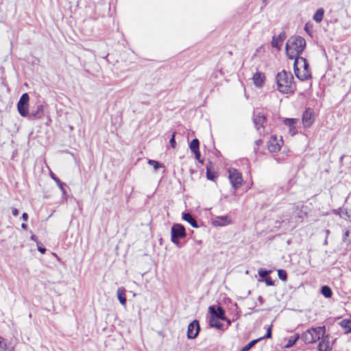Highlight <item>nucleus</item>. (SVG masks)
Instances as JSON below:
<instances>
[{
	"label": "nucleus",
	"instance_id": "ddd939ff",
	"mask_svg": "<svg viewBox=\"0 0 351 351\" xmlns=\"http://www.w3.org/2000/svg\"><path fill=\"white\" fill-rule=\"evenodd\" d=\"M294 73L295 76L300 80L304 81L311 77V73L310 70L302 69L300 70V67H293Z\"/></svg>",
	"mask_w": 351,
	"mask_h": 351
},
{
	"label": "nucleus",
	"instance_id": "f704fd0d",
	"mask_svg": "<svg viewBox=\"0 0 351 351\" xmlns=\"http://www.w3.org/2000/svg\"><path fill=\"white\" fill-rule=\"evenodd\" d=\"M148 163L151 165H152L154 168L155 170H157L160 167H162V165L156 161V160H148Z\"/></svg>",
	"mask_w": 351,
	"mask_h": 351
},
{
	"label": "nucleus",
	"instance_id": "ea45409f",
	"mask_svg": "<svg viewBox=\"0 0 351 351\" xmlns=\"http://www.w3.org/2000/svg\"><path fill=\"white\" fill-rule=\"evenodd\" d=\"M350 236V231L349 230H346L343 233V241H347L348 240V237Z\"/></svg>",
	"mask_w": 351,
	"mask_h": 351
},
{
	"label": "nucleus",
	"instance_id": "5701e85b",
	"mask_svg": "<svg viewBox=\"0 0 351 351\" xmlns=\"http://www.w3.org/2000/svg\"><path fill=\"white\" fill-rule=\"evenodd\" d=\"M50 176L56 182L57 185L62 191V193H65L66 191L64 189V186H66V184L64 182H61L60 180L58 177H56V176L52 171L50 172Z\"/></svg>",
	"mask_w": 351,
	"mask_h": 351
},
{
	"label": "nucleus",
	"instance_id": "72a5a7b5",
	"mask_svg": "<svg viewBox=\"0 0 351 351\" xmlns=\"http://www.w3.org/2000/svg\"><path fill=\"white\" fill-rule=\"evenodd\" d=\"M278 278L282 281H286L287 280V274L285 269H278Z\"/></svg>",
	"mask_w": 351,
	"mask_h": 351
},
{
	"label": "nucleus",
	"instance_id": "c85d7f7f",
	"mask_svg": "<svg viewBox=\"0 0 351 351\" xmlns=\"http://www.w3.org/2000/svg\"><path fill=\"white\" fill-rule=\"evenodd\" d=\"M199 142L197 138L193 139L189 145L190 149L191 150L192 152L199 150Z\"/></svg>",
	"mask_w": 351,
	"mask_h": 351
},
{
	"label": "nucleus",
	"instance_id": "473e14b6",
	"mask_svg": "<svg viewBox=\"0 0 351 351\" xmlns=\"http://www.w3.org/2000/svg\"><path fill=\"white\" fill-rule=\"evenodd\" d=\"M297 121L298 120L296 119L287 118L283 121V123L285 125H288L289 128H291L294 126Z\"/></svg>",
	"mask_w": 351,
	"mask_h": 351
},
{
	"label": "nucleus",
	"instance_id": "f03ea898",
	"mask_svg": "<svg viewBox=\"0 0 351 351\" xmlns=\"http://www.w3.org/2000/svg\"><path fill=\"white\" fill-rule=\"evenodd\" d=\"M306 40L304 38L299 36H291L287 41L285 50L287 58L290 60H295L300 58L306 47Z\"/></svg>",
	"mask_w": 351,
	"mask_h": 351
},
{
	"label": "nucleus",
	"instance_id": "a19ab883",
	"mask_svg": "<svg viewBox=\"0 0 351 351\" xmlns=\"http://www.w3.org/2000/svg\"><path fill=\"white\" fill-rule=\"evenodd\" d=\"M289 132L291 134V135H294L297 132V130L295 126L289 128Z\"/></svg>",
	"mask_w": 351,
	"mask_h": 351
},
{
	"label": "nucleus",
	"instance_id": "9b49d317",
	"mask_svg": "<svg viewBox=\"0 0 351 351\" xmlns=\"http://www.w3.org/2000/svg\"><path fill=\"white\" fill-rule=\"evenodd\" d=\"M314 122V112L311 108H307L302 115V123L306 128H309Z\"/></svg>",
	"mask_w": 351,
	"mask_h": 351
},
{
	"label": "nucleus",
	"instance_id": "2f4dec72",
	"mask_svg": "<svg viewBox=\"0 0 351 351\" xmlns=\"http://www.w3.org/2000/svg\"><path fill=\"white\" fill-rule=\"evenodd\" d=\"M271 272V270H266V269H259L258 271V274L259 275V276L262 278V280L263 281V280L265 278H266L269 274Z\"/></svg>",
	"mask_w": 351,
	"mask_h": 351
},
{
	"label": "nucleus",
	"instance_id": "3c124183",
	"mask_svg": "<svg viewBox=\"0 0 351 351\" xmlns=\"http://www.w3.org/2000/svg\"><path fill=\"white\" fill-rule=\"evenodd\" d=\"M324 243L325 244H327V237L326 238L325 241H324Z\"/></svg>",
	"mask_w": 351,
	"mask_h": 351
},
{
	"label": "nucleus",
	"instance_id": "20e7f679",
	"mask_svg": "<svg viewBox=\"0 0 351 351\" xmlns=\"http://www.w3.org/2000/svg\"><path fill=\"white\" fill-rule=\"evenodd\" d=\"M325 334V327L311 328L304 332L301 337L305 343H313L319 340Z\"/></svg>",
	"mask_w": 351,
	"mask_h": 351
},
{
	"label": "nucleus",
	"instance_id": "1a4fd4ad",
	"mask_svg": "<svg viewBox=\"0 0 351 351\" xmlns=\"http://www.w3.org/2000/svg\"><path fill=\"white\" fill-rule=\"evenodd\" d=\"M200 330L199 324L197 319L191 322L187 328V337L193 339L197 337Z\"/></svg>",
	"mask_w": 351,
	"mask_h": 351
},
{
	"label": "nucleus",
	"instance_id": "c03bdc74",
	"mask_svg": "<svg viewBox=\"0 0 351 351\" xmlns=\"http://www.w3.org/2000/svg\"><path fill=\"white\" fill-rule=\"evenodd\" d=\"M38 250L42 253V254H45V252H46V249L45 247H38Z\"/></svg>",
	"mask_w": 351,
	"mask_h": 351
},
{
	"label": "nucleus",
	"instance_id": "e433bc0d",
	"mask_svg": "<svg viewBox=\"0 0 351 351\" xmlns=\"http://www.w3.org/2000/svg\"><path fill=\"white\" fill-rule=\"evenodd\" d=\"M175 132L172 134L171 138L169 140V143L172 148H175L176 145V140H175Z\"/></svg>",
	"mask_w": 351,
	"mask_h": 351
},
{
	"label": "nucleus",
	"instance_id": "7c9ffc66",
	"mask_svg": "<svg viewBox=\"0 0 351 351\" xmlns=\"http://www.w3.org/2000/svg\"><path fill=\"white\" fill-rule=\"evenodd\" d=\"M206 178L209 180L214 181L216 178L215 172L212 171L208 165L206 166Z\"/></svg>",
	"mask_w": 351,
	"mask_h": 351
},
{
	"label": "nucleus",
	"instance_id": "4468645a",
	"mask_svg": "<svg viewBox=\"0 0 351 351\" xmlns=\"http://www.w3.org/2000/svg\"><path fill=\"white\" fill-rule=\"evenodd\" d=\"M252 80L254 84L258 87L261 88L263 86L265 81V75L263 72L257 71L256 72L253 77Z\"/></svg>",
	"mask_w": 351,
	"mask_h": 351
},
{
	"label": "nucleus",
	"instance_id": "09e8293b",
	"mask_svg": "<svg viewBox=\"0 0 351 351\" xmlns=\"http://www.w3.org/2000/svg\"><path fill=\"white\" fill-rule=\"evenodd\" d=\"M326 237L328 236V234H330V230H326Z\"/></svg>",
	"mask_w": 351,
	"mask_h": 351
},
{
	"label": "nucleus",
	"instance_id": "a18cd8bd",
	"mask_svg": "<svg viewBox=\"0 0 351 351\" xmlns=\"http://www.w3.org/2000/svg\"><path fill=\"white\" fill-rule=\"evenodd\" d=\"M258 302H259L261 304H263V302H264V299L263 298V297H262V296H258Z\"/></svg>",
	"mask_w": 351,
	"mask_h": 351
},
{
	"label": "nucleus",
	"instance_id": "bb28decb",
	"mask_svg": "<svg viewBox=\"0 0 351 351\" xmlns=\"http://www.w3.org/2000/svg\"><path fill=\"white\" fill-rule=\"evenodd\" d=\"M321 293L326 298H331L332 295V289L328 285H324L322 287Z\"/></svg>",
	"mask_w": 351,
	"mask_h": 351
},
{
	"label": "nucleus",
	"instance_id": "b1692460",
	"mask_svg": "<svg viewBox=\"0 0 351 351\" xmlns=\"http://www.w3.org/2000/svg\"><path fill=\"white\" fill-rule=\"evenodd\" d=\"M340 326L346 330L345 333H351V320L348 319H343L340 322Z\"/></svg>",
	"mask_w": 351,
	"mask_h": 351
},
{
	"label": "nucleus",
	"instance_id": "de8ad7c7",
	"mask_svg": "<svg viewBox=\"0 0 351 351\" xmlns=\"http://www.w3.org/2000/svg\"><path fill=\"white\" fill-rule=\"evenodd\" d=\"M31 239L33 240V241H36V237L35 235H32L31 236Z\"/></svg>",
	"mask_w": 351,
	"mask_h": 351
},
{
	"label": "nucleus",
	"instance_id": "aec40b11",
	"mask_svg": "<svg viewBox=\"0 0 351 351\" xmlns=\"http://www.w3.org/2000/svg\"><path fill=\"white\" fill-rule=\"evenodd\" d=\"M332 349V346L328 338L324 337L318 344V350L319 351H329Z\"/></svg>",
	"mask_w": 351,
	"mask_h": 351
},
{
	"label": "nucleus",
	"instance_id": "f3484780",
	"mask_svg": "<svg viewBox=\"0 0 351 351\" xmlns=\"http://www.w3.org/2000/svg\"><path fill=\"white\" fill-rule=\"evenodd\" d=\"M286 38V34L284 32H281L277 37L273 36L271 45L278 49L282 47V41Z\"/></svg>",
	"mask_w": 351,
	"mask_h": 351
},
{
	"label": "nucleus",
	"instance_id": "58836bf2",
	"mask_svg": "<svg viewBox=\"0 0 351 351\" xmlns=\"http://www.w3.org/2000/svg\"><path fill=\"white\" fill-rule=\"evenodd\" d=\"M195 154V158L200 162L203 163V160L200 159V152L199 150L195 151L193 152Z\"/></svg>",
	"mask_w": 351,
	"mask_h": 351
},
{
	"label": "nucleus",
	"instance_id": "603ef678",
	"mask_svg": "<svg viewBox=\"0 0 351 351\" xmlns=\"http://www.w3.org/2000/svg\"><path fill=\"white\" fill-rule=\"evenodd\" d=\"M267 0H263V2H266Z\"/></svg>",
	"mask_w": 351,
	"mask_h": 351
},
{
	"label": "nucleus",
	"instance_id": "2eb2a0df",
	"mask_svg": "<svg viewBox=\"0 0 351 351\" xmlns=\"http://www.w3.org/2000/svg\"><path fill=\"white\" fill-rule=\"evenodd\" d=\"M44 114V106L42 104H39L36 107V110L34 111H32L28 114V119L29 120H35L40 119Z\"/></svg>",
	"mask_w": 351,
	"mask_h": 351
},
{
	"label": "nucleus",
	"instance_id": "4c0bfd02",
	"mask_svg": "<svg viewBox=\"0 0 351 351\" xmlns=\"http://www.w3.org/2000/svg\"><path fill=\"white\" fill-rule=\"evenodd\" d=\"M263 281L265 282V284L267 286H273L274 285V282H273L272 279L271 278V277H269V276L266 278H265L263 280Z\"/></svg>",
	"mask_w": 351,
	"mask_h": 351
},
{
	"label": "nucleus",
	"instance_id": "37998d69",
	"mask_svg": "<svg viewBox=\"0 0 351 351\" xmlns=\"http://www.w3.org/2000/svg\"><path fill=\"white\" fill-rule=\"evenodd\" d=\"M22 219L23 221H27L28 219V215L26 213H23L22 215Z\"/></svg>",
	"mask_w": 351,
	"mask_h": 351
},
{
	"label": "nucleus",
	"instance_id": "4be33fe9",
	"mask_svg": "<svg viewBox=\"0 0 351 351\" xmlns=\"http://www.w3.org/2000/svg\"><path fill=\"white\" fill-rule=\"evenodd\" d=\"M13 349V347L5 339L0 337V351H12Z\"/></svg>",
	"mask_w": 351,
	"mask_h": 351
},
{
	"label": "nucleus",
	"instance_id": "c9c22d12",
	"mask_svg": "<svg viewBox=\"0 0 351 351\" xmlns=\"http://www.w3.org/2000/svg\"><path fill=\"white\" fill-rule=\"evenodd\" d=\"M271 331H272V325H270L267 329L266 335L264 337H261L262 339H265V338H271Z\"/></svg>",
	"mask_w": 351,
	"mask_h": 351
},
{
	"label": "nucleus",
	"instance_id": "393cba45",
	"mask_svg": "<svg viewBox=\"0 0 351 351\" xmlns=\"http://www.w3.org/2000/svg\"><path fill=\"white\" fill-rule=\"evenodd\" d=\"M209 324L211 327L216 328L219 330H222L223 327V324L219 322L218 319H215V317L210 318Z\"/></svg>",
	"mask_w": 351,
	"mask_h": 351
},
{
	"label": "nucleus",
	"instance_id": "a211bd4d",
	"mask_svg": "<svg viewBox=\"0 0 351 351\" xmlns=\"http://www.w3.org/2000/svg\"><path fill=\"white\" fill-rule=\"evenodd\" d=\"M298 66L305 70H310L308 63L306 58L303 57L295 58L294 60L293 67Z\"/></svg>",
	"mask_w": 351,
	"mask_h": 351
},
{
	"label": "nucleus",
	"instance_id": "8fccbe9b",
	"mask_svg": "<svg viewBox=\"0 0 351 351\" xmlns=\"http://www.w3.org/2000/svg\"><path fill=\"white\" fill-rule=\"evenodd\" d=\"M261 142H262L261 140H258V141H256V143L257 145H259V143H261Z\"/></svg>",
	"mask_w": 351,
	"mask_h": 351
},
{
	"label": "nucleus",
	"instance_id": "412c9836",
	"mask_svg": "<svg viewBox=\"0 0 351 351\" xmlns=\"http://www.w3.org/2000/svg\"><path fill=\"white\" fill-rule=\"evenodd\" d=\"M126 290L124 287H119L117 291V295L119 302L123 305L125 306L126 304V296H125Z\"/></svg>",
	"mask_w": 351,
	"mask_h": 351
},
{
	"label": "nucleus",
	"instance_id": "6ab92c4d",
	"mask_svg": "<svg viewBox=\"0 0 351 351\" xmlns=\"http://www.w3.org/2000/svg\"><path fill=\"white\" fill-rule=\"evenodd\" d=\"M182 218L185 221L188 222L192 227L197 228L199 227L197 221L192 216V215L189 213H183L182 215Z\"/></svg>",
	"mask_w": 351,
	"mask_h": 351
},
{
	"label": "nucleus",
	"instance_id": "f257e3e1",
	"mask_svg": "<svg viewBox=\"0 0 351 351\" xmlns=\"http://www.w3.org/2000/svg\"><path fill=\"white\" fill-rule=\"evenodd\" d=\"M307 215V212L304 210V205L298 203L291 206L289 209L282 214L276 223H280L286 229H294L298 222L301 221Z\"/></svg>",
	"mask_w": 351,
	"mask_h": 351
},
{
	"label": "nucleus",
	"instance_id": "6e6552de",
	"mask_svg": "<svg viewBox=\"0 0 351 351\" xmlns=\"http://www.w3.org/2000/svg\"><path fill=\"white\" fill-rule=\"evenodd\" d=\"M209 313H210V317H215V319H219L228 322V325L230 324V321L225 316V311L221 306H218L217 308L215 306H210L208 308Z\"/></svg>",
	"mask_w": 351,
	"mask_h": 351
},
{
	"label": "nucleus",
	"instance_id": "a878e982",
	"mask_svg": "<svg viewBox=\"0 0 351 351\" xmlns=\"http://www.w3.org/2000/svg\"><path fill=\"white\" fill-rule=\"evenodd\" d=\"M324 14V9L319 8L313 15V20L317 23H320L323 19Z\"/></svg>",
	"mask_w": 351,
	"mask_h": 351
},
{
	"label": "nucleus",
	"instance_id": "0eeeda50",
	"mask_svg": "<svg viewBox=\"0 0 351 351\" xmlns=\"http://www.w3.org/2000/svg\"><path fill=\"white\" fill-rule=\"evenodd\" d=\"M228 178L232 188L234 190L241 186L243 183V178L241 173L235 169H230L228 170Z\"/></svg>",
	"mask_w": 351,
	"mask_h": 351
},
{
	"label": "nucleus",
	"instance_id": "79ce46f5",
	"mask_svg": "<svg viewBox=\"0 0 351 351\" xmlns=\"http://www.w3.org/2000/svg\"><path fill=\"white\" fill-rule=\"evenodd\" d=\"M12 214L14 216H17L19 215V210L16 208H12Z\"/></svg>",
	"mask_w": 351,
	"mask_h": 351
},
{
	"label": "nucleus",
	"instance_id": "39448f33",
	"mask_svg": "<svg viewBox=\"0 0 351 351\" xmlns=\"http://www.w3.org/2000/svg\"><path fill=\"white\" fill-rule=\"evenodd\" d=\"M185 228L180 223H175L171 228V241L176 245L179 244V239L186 237Z\"/></svg>",
	"mask_w": 351,
	"mask_h": 351
},
{
	"label": "nucleus",
	"instance_id": "423d86ee",
	"mask_svg": "<svg viewBox=\"0 0 351 351\" xmlns=\"http://www.w3.org/2000/svg\"><path fill=\"white\" fill-rule=\"evenodd\" d=\"M29 96L28 93H23L18 103H17V110L20 115L23 117H27L29 114L28 108H29Z\"/></svg>",
	"mask_w": 351,
	"mask_h": 351
},
{
	"label": "nucleus",
	"instance_id": "cd10ccee",
	"mask_svg": "<svg viewBox=\"0 0 351 351\" xmlns=\"http://www.w3.org/2000/svg\"><path fill=\"white\" fill-rule=\"evenodd\" d=\"M300 336L298 333L295 334L293 337H291L289 339L287 343L285 345V348H290L293 347L297 341L300 339Z\"/></svg>",
	"mask_w": 351,
	"mask_h": 351
},
{
	"label": "nucleus",
	"instance_id": "c756f323",
	"mask_svg": "<svg viewBox=\"0 0 351 351\" xmlns=\"http://www.w3.org/2000/svg\"><path fill=\"white\" fill-rule=\"evenodd\" d=\"M262 338H258L251 341L246 346L242 348L241 351H248L251 348H252L257 342H258Z\"/></svg>",
	"mask_w": 351,
	"mask_h": 351
},
{
	"label": "nucleus",
	"instance_id": "7ed1b4c3",
	"mask_svg": "<svg viewBox=\"0 0 351 351\" xmlns=\"http://www.w3.org/2000/svg\"><path fill=\"white\" fill-rule=\"evenodd\" d=\"M277 89L279 92L287 94L295 90L293 75L290 72L282 70L276 76Z\"/></svg>",
	"mask_w": 351,
	"mask_h": 351
},
{
	"label": "nucleus",
	"instance_id": "dca6fc26",
	"mask_svg": "<svg viewBox=\"0 0 351 351\" xmlns=\"http://www.w3.org/2000/svg\"><path fill=\"white\" fill-rule=\"evenodd\" d=\"M266 118L263 114L254 113L253 122L257 130H260L261 128H263V124L265 122Z\"/></svg>",
	"mask_w": 351,
	"mask_h": 351
},
{
	"label": "nucleus",
	"instance_id": "f8f14e48",
	"mask_svg": "<svg viewBox=\"0 0 351 351\" xmlns=\"http://www.w3.org/2000/svg\"><path fill=\"white\" fill-rule=\"evenodd\" d=\"M282 144V138L278 140L276 136H271L268 143V149L271 152H277L280 149Z\"/></svg>",
	"mask_w": 351,
	"mask_h": 351
},
{
	"label": "nucleus",
	"instance_id": "49530a36",
	"mask_svg": "<svg viewBox=\"0 0 351 351\" xmlns=\"http://www.w3.org/2000/svg\"><path fill=\"white\" fill-rule=\"evenodd\" d=\"M21 228H22L23 229H25H25H27V226L25 223H22V224H21Z\"/></svg>",
	"mask_w": 351,
	"mask_h": 351
},
{
	"label": "nucleus",
	"instance_id": "9d476101",
	"mask_svg": "<svg viewBox=\"0 0 351 351\" xmlns=\"http://www.w3.org/2000/svg\"><path fill=\"white\" fill-rule=\"evenodd\" d=\"M232 223V218L230 215L217 216L213 219L212 224L214 226H226Z\"/></svg>",
	"mask_w": 351,
	"mask_h": 351
}]
</instances>
